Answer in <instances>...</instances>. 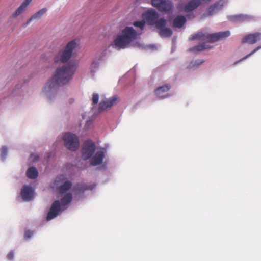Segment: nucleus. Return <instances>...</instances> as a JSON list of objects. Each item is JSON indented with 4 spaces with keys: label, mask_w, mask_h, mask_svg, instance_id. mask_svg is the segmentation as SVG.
<instances>
[{
    "label": "nucleus",
    "mask_w": 261,
    "mask_h": 261,
    "mask_svg": "<svg viewBox=\"0 0 261 261\" xmlns=\"http://www.w3.org/2000/svg\"><path fill=\"white\" fill-rule=\"evenodd\" d=\"M14 257V252L13 251H11L7 255V258L9 260H12Z\"/></svg>",
    "instance_id": "31"
},
{
    "label": "nucleus",
    "mask_w": 261,
    "mask_h": 261,
    "mask_svg": "<svg viewBox=\"0 0 261 261\" xmlns=\"http://www.w3.org/2000/svg\"><path fill=\"white\" fill-rule=\"evenodd\" d=\"M26 175L29 178L34 179L37 177L38 172L36 168L32 167L27 170Z\"/></svg>",
    "instance_id": "20"
},
{
    "label": "nucleus",
    "mask_w": 261,
    "mask_h": 261,
    "mask_svg": "<svg viewBox=\"0 0 261 261\" xmlns=\"http://www.w3.org/2000/svg\"><path fill=\"white\" fill-rule=\"evenodd\" d=\"M211 0H191L189 1L183 8L186 12H191L196 9L201 4L206 3Z\"/></svg>",
    "instance_id": "13"
},
{
    "label": "nucleus",
    "mask_w": 261,
    "mask_h": 261,
    "mask_svg": "<svg viewBox=\"0 0 261 261\" xmlns=\"http://www.w3.org/2000/svg\"><path fill=\"white\" fill-rule=\"evenodd\" d=\"M95 144L91 141L88 140L84 142L82 150V157L84 160L90 158L96 149Z\"/></svg>",
    "instance_id": "9"
},
{
    "label": "nucleus",
    "mask_w": 261,
    "mask_h": 261,
    "mask_svg": "<svg viewBox=\"0 0 261 261\" xmlns=\"http://www.w3.org/2000/svg\"><path fill=\"white\" fill-rule=\"evenodd\" d=\"M120 100L118 95H114L109 98H105L100 102L99 106L100 111H104L111 108L113 106L116 104Z\"/></svg>",
    "instance_id": "11"
},
{
    "label": "nucleus",
    "mask_w": 261,
    "mask_h": 261,
    "mask_svg": "<svg viewBox=\"0 0 261 261\" xmlns=\"http://www.w3.org/2000/svg\"><path fill=\"white\" fill-rule=\"evenodd\" d=\"M32 0H24L21 5L15 10V11L12 14V18H16L21 14L23 13L27 9L28 6L29 5Z\"/></svg>",
    "instance_id": "16"
},
{
    "label": "nucleus",
    "mask_w": 261,
    "mask_h": 261,
    "mask_svg": "<svg viewBox=\"0 0 261 261\" xmlns=\"http://www.w3.org/2000/svg\"><path fill=\"white\" fill-rule=\"evenodd\" d=\"M82 119L83 120H85V129H89L92 124V121L91 119L89 118V115L87 113L85 112L82 114Z\"/></svg>",
    "instance_id": "21"
},
{
    "label": "nucleus",
    "mask_w": 261,
    "mask_h": 261,
    "mask_svg": "<svg viewBox=\"0 0 261 261\" xmlns=\"http://www.w3.org/2000/svg\"><path fill=\"white\" fill-rule=\"evenodd\" d=\"M63 179L64 178V176H60V177L58 178L56 180V182H58V180L60 179Z\"/></svg>",
    "instance_id": "33"
},
{
    "label": "nucleus",
    "mask_w": 261,
    "mask_h": 261,
    "mask_svg": "<svg viewBox=\"0 0 261 261\" xmlns=\"http://www.w3.org/2000/svg\"><path fill=\"white\" fill-rule=\"evenodd\" d=\"M165 25L162 27V28H158L160 29V34L162 37H170L172 34V31L171 29L165 28Z\"/></svg>",
    "instance_id": "22"
},
{
    "label": "nucleus",
    "mask_w": 261,
    "mask_h": 261,
    "mask_svg": "<svg viewBox=\"0 0 261 261\" xmlns=\"http://www.w3.org/2000/svg\"><path fill=\"white\" fill-rule=\"evenodd\" d=\"M158 14L153 9H150L146 11L143 14V19L150 25H155L156 28H160L166 24V20L165 19L161 18L158 19Z\"/></svg>",
    "instance_id": "6"
},
{
    "label": "nucleus",
    "mask_w": 261,
    "mask_h": 261,
    "mask_svg": "<svg viewBox=\"0 0 261 261\" xmlns=\"http://www.w3.org/2000/svg\"><path fill=\"white\" fill-rule=\"evenodd\" d=\"M99 63L98 61L94 60L90 67V73L91 75L93 76L94 73L97 70L99 67Z\"/></svg>",
    "instance_id": "23"
},
{
    "label": "nucleus",
    "mask_w": 261,
    "mask_h": 261,
    "mask_svg": "<svg viewBox=\"0 0 261 261\" xmlns=\"http://www.w3.org/2000/svg\"><path fill=\"white\" fill-rule=\"evenodd\" d=\"M186 21V17L184 16H177L173 21V27L174 28H181Z\"/></svg>",
    "instance_id": "18"
},
{
    "label": "nucleus",
    "mask_w": 261,
    "mask_h": 261,
    "mask_svg": "<svg viewBox=\"0 0 261 261\" xmlns=\"http://www.w3.org/2000/svg\"><path fill=\"white\" fill-rule=\"evenodd\" d=\"M39 155L36 154H32L30 157V159L32 162H35L39 160Z\"/></svg>",
    "instance_id": "28"
},
{
    "label": "nucleus",
    "mask_w": 261,
    "mask_h": 261,
    "mask_svg": "<svg viewBox=\"0 0 261 261\" xmlns=\"http://www.w3.org/2000/svg\"><path fill=\"white\" fill-rule=\"evenodd\" d=\"M47 12V8H43L40 9L38 12L34 14L30 18V19L26 22V25H29L32 21L40 19Z\"/></svg>",
    "instance_id": "17"
},
{
    "label": "nucleus",
    "mask_w": 261,
    "mask_h": 261,
    "mask_svg": "<svg viewBox=\"0 0 261 261\" xmlns=\"http://www.w3.org/2000/svg\"><path fill=\"white\" fill-rule=\"evenodd\" d=\"M144 24V21H135L133 25L136 29L132 27H125L116 35L113 41L107 46V49L112 47L120 50L131 46L142 48V45L136 41L142 34Z\"/></svg>",
    "instance_id": "2"
},
{
    "label": "nucleus",
    "mask_w": 261,
    "mask_h": 261,
    "mask_svg": "<svg viewBox=\"0 0 261 261\" xmlns=\"http://www.w3.org/2000/svg\"><path fill=\"white\" fill-rule=\"evenodd\" d=\"M260 49H261V45L260 46H258L257 47H256L253 50H252L250 54H249L248 55H247L246 57H245L244 58H243L242 59V60H244V59H247V58L249 57L250 56H251V55H252L253 54H254L255 53H256L257 51H258V50H259Z\"/></svg>",
    "instance_id": "27"
},
{
    "label": "nucleus",
    "mask_w": 261,
    "mask_h": 261,
    "mask_svg": "<svg viewBox=\"0 0 261 261\" xmlns=\"http://www.w3.org/2000/svg\"><path fill=\"white\" fill-rule=\"evenodd\" d=\"M33 235V232L30 230H27L24 233V238L26 239H28L31 237Z\"/></svg>",
    "instance_id": "30"
},
{
    "label": "nucleus",
    "mask_w": 261,
    "mask_h": 261,
    "mask_svg": "<svg viewBox=\"0 0 261 261\" xmlns=\"http://www.w3.org/2000/svg\"><path fill=\"white\" fill-rule=\"evenodd\" d=\"M99 100V96L97 94L94 93L92 97V102L97 104Z\"/></svg>",
    "instance_id": "29"
},
{
    "label": "nucleus",
    "mask_w": 261,
    "mask_h": 261,
    "mask_svg": "<svg viewBox=\"0 0 261 261\" xmlns=\"http://www.w3.org/2000/svg\"><path fill=\"white\" fill-rule=\"evenodd\" d=\"M261 40V33H256L250 34L245 36L243 39V42L249 44H254Z\"/></svg>",
    "instance_id": "15"
},
{
    "label": "nucleus",
    "mask_w": 261,
    "mask_h": 261,
    "mask_svg": "<svg viewBox=\"0 0 261 261\" xmlns=\"http://www.w3.org/2000/svg\"><path fill=\"white\" fill-rule=\"evenodd\" d=\"M49 92H50V93H51V89H50Z\"/></svg>",
    "instance_id": "34"
},
{
    "label": "nucleus",
    "mask_w": 261,
    "mask_h": 261,
    "mask_svg": "<svg viewBox=\"0 0 261 261\" xmlns=\"http://www.w3.org/2000/svg\"><path fill=\"white\" fill-rule=\"evenodd\" d=\"M106 150L103 148H97L90 157V163L93 166L100 164L103 161Z\"/></svg>",
    "instance_id": "10"
},
{
    "label": "nucleus",
    "mask_w": 261,
    "mask_h": 261,
    "mask_svg": "<svg viewBox=\"0 0 261 261\" xmlns=\"http://www.w3.org/2000/svg\"><path fill=\"white\" fill-rule=\"evenodd\" d=\"M21 196L24 201H29L34 197V190L30 186L24 185L21 189Z\"/></svg>",
    "instance_id": "12"
},
{
    "label": "nucleus",
    "mask_w": 261,
    "mask_h": 261,
    "mask_svg": "<svg viewBox=\"0 0 261 261\" xmlns=\"http://www.w3.org/2000/svg\"><path fill=\"white\" fill-rule=\"evenodd\" d=\"M65 146L70 150L75 151L79 147L78 137L73 134L65 133L63 138Z\"/></svg>",
    "instance_id": "7"
},
{
    "label": "nucleus",
    "mask_w": 261,
    "mask_h": 261,
    "mask_svg": "<svg viewBox=\"0 0 261 261\" xmlns=\"http://www.w3.org/2000/svg\"><path fill=\"white\" fill-rule=\"evenodd\" d=\"M46 221H49V210L47 208L46 210Z\"/></svg>",
    "instance_id": "32"
},
{
    "label": "nucleus",
    "mask_w": 261,
    "mask_h": 261,
    "mask_svg": "<svg viewBox=\"0 0 261 261\" xmlns=\"http://www.w3.org/2000/svg\"><path fill=\"white\" fill-rule=\"evenodd\" d=\"M8 149L6 146H3L1 148V158L2 160H4L7 154Z\"/></svg>",
    "instance_id": "26"
},
{
    "label": "nucleus",
    "mask_w": 261,
    "mask_h": 261,
    "mask_svg": "<svg viewBox=\"0 0 261 261\" xmlns=\"http://www.w3.org/2000/svg\"><path fill=\"white\" fill-rule=\"evenodd\" d=\"M247 16L243 14H240L232 17V20L234 21H242L246 19Z\"/></svg>",
    "instance_id": "24"
},
{
    "label": "nucleus",
    "mask_w": 261,
    "mask_h": 261,
    "mask_svg": "<svg viewBox=\"0 0 261 261\" xmlns=\"http://www.w3.org/2000/svg\"><path fill=\"white\" fill-rule=\"evenodd\" d=\"M79 48V41L73 39L69 41L63 48L55 57L56 62H67L72 56L74 52Z\"/></svg>",
    "instance_id": "5"
},
{
    "label": "nucleus",
    "mask_w": 261,
    "mask_h": 261,
    "mask_svg": "<svg viewBox=\"0 0 261 261\" xmlns=\"http://www.w3.org/2000/svg\"><path fill=\"white\" fill-rule=\"evenodd\" d=\"M229 31L219 32L217 33L210 34L207 32H199L195 35H192L190 38V40L199 39L202 41V44H199L190 49V50L194 52H199L203 49L209 48L210 46L207 45V43H213L218 40H222L230 36Z\"/></svg>",
    "instance_id": "3"
},
{
    "label": "nucleus",
    "mask_w": 261,
    "mask_h": 261,
    "mask_svg": "<svg viewBox=\"0 0 261 261\" xmlns=\"http://www.w3.org/2000/svg\"><path fill=\"white\" fill-rule=\"evenodd\" d=\"M203 62V60H197L191 62L189 66L190 68L196 67L201 64Z\"/></svg>",
    "instance_id": "25"
},
{
    "label": "nucleus",
    "mask_w": 261,
    "mask_h": 261,
    "mask_svg": "<svg viewBox=\"0 0 261 261\" xmlns=\"http://www.w3.org/2000/svg\"><path fill=\"white\" fill-rule=\"evenodd\" d=\"M152 5L160 11L169 12L173 8V3L169 0H151Z\"/></svg>",
    "instance_id": "8"
},
{
    "label": "nucleus",
    "mask_w": 261,
    "mask_h": 261,
    "mask_svg": "<svg viewBox=\"0 0 261 261\" xmlns=\"http://www.w3.org/2000/svg\"><path fill=\"white\" fill-rule=\"evenodd\" d=\"M76 70V65L72 63L57 69L51 79V83L62 86L67 84Z\"/></svg>",
    "instance_id": "4"
},
{
    "label": "nucleus",
    "mask_w": 261,
    "mask_h": 261,
    "mask_svg": "<svg viewBox=\"0 0 261 261\" xmlns=\"http://www.w3.org/2000/svg\"><path fill=\"white\" fill-rule=\"evenodd\" d=\"M95 186V185L87 186L81 184L72 187L70 181H65L58 188L59 199L54 201L50 207V220L67 208L73 199V195L75 198H80L86 190H92Z\"/></svg>",
    "instance_id": "1"
},
{
    "label": "nucleus",
    "mask_w": 261,
    "mask_h": 261,
    "mask_svg": "<svg viewBox=\"0 0 261 261\" xmlns=\"http://www.w3.org/2000/svg\"><path fill=\"white\" fill-rule=\"evenodd\" d=\"M222 1H221L215 4L214 6H211L207 12V16L212 15L216 13L218 10L221 9L223 6Z\"/></svg>",
    "instance_id": "19"
},
{
    "label": "nucleus",
    "mask_w": 261,
    "mask_h": 261,
    "mask_svg": "<svg viewBox=\"0 0 261 261\" xmlns=\"http://www.w3.org/2000/svg\"><path fill=\"white\" fill-rule=\"evenodd\" d=\"M170 88V86L166 84L158 88L155 90V95L160 98H165L170 96L168 91Z\"/></svg>",
    "instance_id": "14"
}]
</instances>
